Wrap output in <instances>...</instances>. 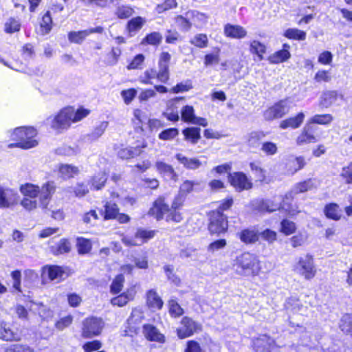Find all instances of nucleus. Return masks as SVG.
Wrapping results in <instances>:
<instances>
[{"instance_id": "obj_36", "label": "nucleus", "mask_w": 352, "mask_h": 352, "mask_svg": "<svg viewBox=\"0 0 352 352\" xmlns=\"http://www.w3.org/2000/svg\"><path fill=\"white\" fill-rule=\"evenodd\" d=\"M108 126L107 122H101L98 125H97L94 129L90 133L87 134L86 138L88 141L94 142L97 140L104 133L105 130Z\"/></svg>"}, {"instance_id": "obj_6", "label": "nucleus", "mask_w": 352, "mask_h": 352, "mask_svg": "<svg viewBox=\"0 0 352 352\" xmlns=\"http://www.w3.org/2000/svg\"><path fill=\"white\" fill-rule=\"evenodd\" d=\"M104 327V322L100 318L91 317L86 318L82 322V336L91 338L98 336Z\"/></svg>"}, {"instance_id": "obj_64", "label": "nucleus", "mask_w": 352, "mask_h": 352, "mask_svg": "<svg viewBox=\"0 0 352 352\" xmlns=\"http://www.w3.org/2000/svg\"><path fill=\"white\" fill-rule=\"evenodd\" d=\"M133 10L131 7L122 6L117 8L116 14L120 19H127L133 14Z\"/></svg>"}, {"instance_id": "obj_63", "label": "nucleus", "mask_w": 352, "mask_h": 352, "mask_svg": "<svg viewBox=\"0 0 352 352\" xmlns=\"http://www.w3.org/2000/svg\"><path fill=\"white\" fill-rule=\"evenodd\" d=\"M166 221L167 222L173 221L175 223H179L183 220V217L181 212L177 210H171L168 212H165Z\"/></svg>"}, {"instance_id": "obj_60", "label": "nucleus", "mask_w": 352, "mask_h": 352, "mask_svg": "<svg viewBox=\"0 0 352 352\" xmlns=\"http://www.w3.org/2000/svg\"><path fill=\"white\" fill-rule=\"evenodd\" d=\"M336 99V94L333 91H326L321 97V104L325 107L330 106Z\"/></svg>"}, {"instance_id": "obj_11", "label": "nucleus", "mask_w": 352, "mask_h": 352, "mask_svg": "<svg viewBox=\"0 0 352 352\" xmlns=\"http://www.w3.org/2000/svg\"><path fill=\"white\" fill-rule=\"evenodd\" d=\"M171 56L168 52H164L161 53L158 61L157 80L166 83L169 79V63Z\"/></svg>"}, {"instance_id": "obj_51", "label": "nucleus", "mask_w": 352, "mask_h": 352, "mask_svg": "<svg viewBox=\"0 0 352 352\" xmlns=\"http://www.w3.org/2000/svg\"><path fill=\"white\" fill-rule=\"evenodd\" d=\"M78 171L77 167L69 164H63L59 168V172L64 178L72 177Z\"/></svg>"}, {"instance_id": "obj_26", "label": "nucleus", "mask_w": 352, "mask_h": 352, "mask_svg": "<svg viewBox=\"0 0 352 352\" xmlns=\"http://www.w3.org/2000/svg\"><path fill=\"white\" fill-rule=\"evenodd\" d=\"M135 294L134 289H128L126 292L113 298L111 302L113 305H117L118 307L124 306L129 300L133 299Z\"/></svg>"}, {"instance_id": "obj_7", "label": "nucleus", "mask_w": 352, "mask_h": 352, "mask_svg": "<svg viewBox=\"0 0 352 352\" xmlns=\"http://www.w3.org/2000/svg\"><path fill=\"white\" fill-rule=\"evenodd\" d=\"M296 270L307 280L313 278L316 270L312 256L307 254L300 257L296 265Z\"/></svg>"}, {"instance_id": "obj_35", "label": "nucleus", "mask_w": 352, "mask_h": 352, "mask_svg": "<svg viewBox=\"0 0 352 352\" xmlns=\"http://www.w3.org/2000/svg\"><path fill=\"white\" fill-rule=\"evenodd\" d=\"M47 274L51 280L64 279L68 276L62 267L57 265L49 267Z\"/></svg>"}, {"instance_id": "obj_8", "label": "nucleus", "mask_w": 352, "mask_h": 352, "mask_svg": "<svg viewBox=\"0 0 352 352\" xmlns=\"http://www.w3.org/2000/svg\"><path fill=\"white\" fill-rule=\"evenodd\" d=\"M19 199L16 190L12 188L0 186V208L8 209L16 206Z\"/></svg>"}, {"instance_id": "obj_21", "label": "nucleus", "mask_w": 352, "mask_h": 352, "mask_svg": "<svg viewBox=\"0 0 352 352\" xmlns=\"http://www.w3.org/2000/svg\"><path fill=\"white\" fill-rule=\"evenodd\" d=\"M199 14V13L195 10L188 11L186 14V17H184L182 15H178L175 18V22L182 31L188 32L192 27V23L190 22L188 18H190V16H195Z\"/></svg>"}, {"instance_id": "obj_57", "label": "nucleus", "mask_w": 352, "mask_h": 352, "mask_svg": "<svg viewBox=\"0 0 352 352\" xmlns=\"http://www.w3.org/2000/svg\"><path fill=\"white\" fill-rule=\"evenodd\" d=\"M155 231L153 230H146L144 229L139 228L138 229L135 236V238L142 239V243L147 241L148 239H151L154 237Z\"/></svg>"}, {"instance_id": "obj_19", "label": "nucleus", "mask_w": 352, "mask_h": 352, "mask_svg": "<svg viewBox=\"0 0 352 352\" xmlns=\"http://www.w3.org/2000/svg\"><path fill=\"white\" fill-rule=\"evenodd\" d=\"M157 170L165 177L167 180L176 181L177 175L175 173L172 166L159 161L155 163Z\"/></svg>"}, {"instance_id": "obj_33", "label": "nucleus", "mask_w": 352, "mask_h": 352, "mask_svg": "<svg viewBox=\"0 0 352 352\" xmlns=\"http://www.w3.org/2000/svg\"><path fill=\"white\" fill-rule=\"evenodd\" d=\"M147 304L150 308L161 309L164 302L157 292L151 289L147 292Z\"/></svg>"}, {"instance_id": "obj_25", "label": "nucleus", "mask_w": 352, "mask_h": 352, "mask_svg": "<svg viewBox=\"0 0 352 352\" xmlns=\"http://www.w3.org/2000/svg\"><path fill=\"white\" fill-rule=\"evenodd\" d=\"M289 49V45L287 44H284L281 50L275 52L274 54L269 57V61L271 63L277 64L287 60L290 57Z\"/></svg>"}, {"instance_id": "obj_50", "label": "nucleus", "mask_w": 352, "mask_h": 352, "mask_svg": "<svg viewBox=\"0 0 352 352\" xmlns=\"http://www.w3.org/2000/svg\"><path fill=\"white\" fill-rule=\"evenodd\" d=\"M296 226L295 223L288 219H283L280 222V232L285 235H290L295 232Z\"/></svg>"}, {"instance_id": "obj_37", "label": "nucleus", "mask_w": 352, "mask_h": 352, "mask_svg": "<svg viewBox=\"0 0 352 352\" xmlns=\"http://www.w3.org/2000/svg\"><path fill=\"white\" fill-rule=\"evenodd\" d=\"M52 253L55 255L68 253L71 250V243L66 239H62L56 245L51 247Z\"/></svg>"}, {"instance_id": "obj_53", "label": "nucleus", "mask_w": 352, "mask_h": 352, "mask_svg": "<svg viewBox=\"0 0 352 352\" xmlns=\"http://www.w3.org/2000/svg\"><path fill=\"white\" fill-rule=\"evenodd\" d=\"M332 120L333 117L330 114L315 115L311 118L309 124H328Z\"/></svg>"}, {"instance_id": "obj_14", "label": "nucleus", "mask_w": 352, "mask_h": 352, "mask_svg": "<svg viewBox=\"0 0 352 352\" xmlns=\"http://www.w3.org/2000/svg\"><path fill=\"white\" fill-rule=\"evenodd\" d=\"M144 318V314L138 309H133L130 316L126 320V326L125 329V335L129 336L131 333H136L137 325L139 324Z\"/></svg>"}, {"instance_id": "obj_62", "label": "nucleus", "mask_w": 352, "mask_h": 352, "mask_svg": "<svg viewBox=\"0 0 352 352\" xmlns=\"http://www.w3.org/2000/svg\"><path fill=\"white\" fill-rule=\"evenodd\" d=\"M144 23V20L142 17L138 16L131 19L127 24L128 29L130 32H135L140 30Z\"/></svg>"}, {"instance_id": "obj_45", "label": "nucleus", "mask_w": 352, "mask_h": 352, "mask_svg": "<svg viewBox=\"0 0 352 352\" xmlns=\"http://www.w3.org/2000/svg\"><path fill=\"white\" fill-rule=\"evenodd\" d=\"M265 50L266 47L265 45L258 41H253L250 43V52L252 54H256L260 60L263 59V54L265 53Z\"/></svg>"}, {"instance_id": "obj_48", "label": "nucleus", "mask_w": 352, "mask_h": 352, "mask_svg": "<svg viewBox=\"0 0 352 352\" xmlns=\"http://www.w3.org/2000/svg\"><path fill=\"white\" fill-rule=\"evenodd\" d=\"M78 252L80 254H85L88 253L91 249V242L86 239L82 237L77 238Z\"/></svg>"}, {"instance_id": "obj_13", "label": "nucleus", "mask_w": 352, "mask_h": 352, "mask_svg": "<svg viewBox=\"0 0 352 352\" xmlns=\"http://www.w3.org/2000/svg\"><path fill=\"white\" fill-rule=\"evenodd\" d=\"M182 324L183 327L177 329V336L181 339L190 337L201 329V325L199 323L186 316L182 318Z\"/></svg>"}, {"instance_id": "obj_39", "label": "nucleus", "mask_w": 352, "mask_h": 352, "mask_svg": "<svg viewBox=\"0 0 352 352\" xmlns=\"http://www.w3.org/2000/svg\"><path fill=\"white\" fill-rule=\"evenodd\" d=\"M293 199H286V195L282 199V203L280 204V209L284 210L287 212L289 216H294L300 212V210H298V207L296 205H292L291 201Z\"/></svg>"}, {"instance_id": "obj_41", "label": "nucleus", "mask_w": 352, "mask_h": 352, "mask_svg": "<svg viewBox=\"0 0 352 352\" xmlns=\"http://www.w3.org/2000/svg\"><path fill=\"white\" fill-rule=\"evenodd\" d=\"M107 177L104 172H100L95 175L91 180V186L94 189L100 190L105 184Z\"/></svg>"}, {"instance_id": "obj_17", "label": "nucleus", "mask_w": 352, "mask_h": 352, "mask_svg": "<svg viewBox=\"0 0 352 352\" xmlns=\"http://www.w3.org/2000/svg\"><path fill=\"white\" fill-rule=\"evenodd\" d=\"M316 126L311 124H307L301 134L298 137L297 142L298 144H307L316 142V138L314 135Z\"/></svg>"}, {"instance_id": "obj_20", "label": "nucleus", "mask_w": 352, "mask_h": 352, "mask_svg": "<svg viewBox=\"0 0 352 352\" xmlns=\"http://www.w3.org/2000/svg\"><path fill=\"white\" fill-rule=\"evenodd\" d=\"M314 188V183L311 179H308L302 182L298 183L294 188L286 193V199H294V195L298 193H302L311 190Z\"/></svg>"}, {"instance_id": "obj_4", "label": "nucleus", "mask_w": 352, "mask_h": 352, "mask_svg": "<svg viewBox=\"0 0 352 352\" xmlns=\"http://www.w3.org/2000/svg\"><path fill=\"white\" fill-rule=\"evenodd\" d=\"M236 265L245 275H256L260 270L256 256L250 252H244L239 256L236 258Z\"/></svg>"}, {"instance_id": "obj_38", "label": "nucleus", "mask_w": 352, "mask_h": 352, "mask_svg": "<svg viewBox=\"0 0 352 352\" xmlns=\"http://www.w3.org/2000/svg\"><path fill=\"white\" fill-rule=\"evenodd\" d=\"M0 338L6 341H13L18 338V334L6 324H1Z\"/></svg>"}, {"instance_id": "obj_2", "label": "nucleus", "mask_w": 352, "mask_h": 352, "mask_svg": "<svg viewBox=\"0 0 352 352\" xmlns=\"http://www.w3.org/2000/svg\"><path fill=\"white\" fill-rule=\"evenodd\" d=\"M37 133L34 127H18L14 129L12 139L16 141L15 144H10L9 147H18L23 149H29L35 147L38 142L34 138Z\"/></svg>"}, {"instance_id": "obj_58", "label": "nucleus", "mask_w": 352, "mask_h": 352, "mask_svg": "<svg viewBox=\"0 0 352 352\" xmlns=\"http://www.w3.org/2000/svg\"><path fill=\"white\" fill-rule=\"evenodd\" d=\"M162 40V36L160 33L157 32H153L149 34H148L144 38V41L149 45H159Z\"/></svg>"}, {"instance_id": "obj_28", "label": "nucleus", "mask_w": 352, "mask_h": 352, "mask_svg": "<svg viewBox=\"0 0 352 352\" xmlns=\"http://www.w3.org/2000/svg\"><path fill=\"white\" fill-rule=\"evenodd\" d=\"M304 118V113L302 112H300L294 117H292L285 120H283L280 122V127L283 129H285L289 127H291L292 129H296L300 126V124L303 122Z\"/></svg>"}, {"instance_id": "obj_44", "label": "nucleus", "mask_w": 352, "mask_h": 352, "mask_svg": "<svg viewBox=\"0 0 352 352\" xmlns=\"http://www.w3.org/2000/svg\"><path fill=\"white\" fill-rule=\"evenodd\" d=\"M181 114L182 120L185 122L192 123L193 120L196 118L194 109L190 105L184 106L181 111Z\"/></svg>"}, {"instance_id": "obj_10", "label": "nucleus", "mask_w": 352, "mask_h": 352, "mask_svg": "<svg viewBox=\"0 0 352 352\" xmlns=\"http://www.w3.org/2000/svg\"><path fill=\"white\" fill-rule=\"evenodd\" d=\"M228 179L230 185L238 192L252 188V183L243 172L230 173Z\"/></svg>"}, {"instance_id": "obj_55", "label": "nucleus", "mask_w": 352, "mask_h": 352, "mask_svg": "<svg viewBox=\"0 0 352 352\" xmlns=\"http://www.w3.org/2000/svg\"><path fill=\"white\" fill-rule=\"evenodd\" d=\"M80 149L77 146L72 147L71 146L67 145H64L56 150L58 154L65 156L75 155L77 153H78Z\"/></svg>"}, {"instance_id": "obj_1", "label": "nucleus", "mask_w": 352, "mask_h": 352, "mask_svg": "<svg viewBox=\"0 0 352 352\" xmlns=\"http://www.w3.org/2000/svg\"><path fill=\"white\" fill-rule=\"evenodd\" d=\"M55 186L53 182H48L40 188L38 186L32 184H25L20 187L21 192L25 197L36 198L39 195L40 204L43 209H46L55 192Z\"/></svg>"}, {"instance_id": "obj_3", "label": "nucleus", "mask_w": 352, "mask_h": 352, "mask_svg": "<svg viewBox=\"0 0 352 352\" xmlns=\"http://www.w3.org/2000/svg\"><path fill=\"white\" fill-rule=\"evenodd\" d=\"M185 197L182 193H178L174 198L171 207L165 202L164 198L159 197L154 203L153 206L148 210V214L154 217L157 221L164 218L165 212L171 210L179 209L184 204Z\"/></svg>"}, {"instance_id": "obj_32", "label": "nucleus", "mask_w": 352, "mask_h": 352, "mask_svg": "<svg viewBox=\"0 0 352 352\" xmlns=\"http://www.w3.org/2000/svg\"><path fill=\"white\" fill-rule=\"evenodd\" d=\"M119 208L115 203L107 202L104 205V210L100 211L104 220L116 219L118 214Z\"/></svg>"}, {"instance_id": "obj_54", "label": "nucleus", "mask_w": 352, "mask_h": 352, "mask_svg": "<svg viewBox=\"0 0 352 352\" xmlns=\"http://www.w3.org/2000/svg\"><path fill=\"white\" fill-rule=\"evenodd\" d=\"M177 6L176 0H165L162 3L157 5L155 11L160 14Z\"/></svg>"}, {"instance_id": "obj_49", "label": "nucleus", "mask_w": 352, "mask_h": 352, "mask_svg": "<svg viewBox=\"0 0 352 352\" xmlns=\"http://www.w3.org/2000/svg\"><path fill=\"white\" fill-rule=\"evenodd\" d=\"M285 36L289 38L304 41L306 38V33L298 29L289 28L285 32Z\"/></svg>"}, {"instance_id": "obj_42", "label": "nucleus", "mask_w": 352, "mask_h": 352, "mask_svg": "<svg viewBox=\"0 0 352 352\" xmlns=\"http://www.w3.org/2000/svg\"><path fill=\"white\" fill-rule=\"evenodd\" d=\"M260 150L266 155L272 156L277 153L278 147L276 144L270 141H265L261 143Z\"/></svg>"}, {"instance_id": "obj_34", "label": "nucleus", "mask_w": 352, "mask_h": 352, "mask_svg": "<svg viewBox=\"0 0 352 352\" xmlns=\"http://www.w3.org/2000/svg\"><path fill=\"white\" fill-rule=\"evenodd\" d=\"M280 204H276L270 199H262L258 203L256 208L261 212H272L280 209Z\"/></svg>"}, {"instance_id": "obj_46", "label": "nucleus", "mask_w": 352, "mask_h": 352, "mask_svg": "<svg viewBox=\"0 0 352 352\" xmlns=\"http://www.w3.org/2000/svg\"><path fill=\"white\" fill-rule=\"evenodd\" d=\"M178 135L179 130L177 128H169L164 129L161 133H160L158 138L162 140L170 141L173 140Z\"/></svg>"}, {"instance_id": "obj_56", "label": "nucleus", "mask_w": 352, "mask_h": 352, "mask_svg": "<svg viewBox=\"0 0 352 352\" xmlns=\"http://www.w3.org/2000/svg\"><path fill=\"white\" fill-rule=\"evenodd\" d=\"M20 23L13 18L9 19L8 21L5 23V31L8 34H12L14 32H19L20 30Z\"/></svg>"}, {"instance_id": "obj_30", "label": "nucleus", "mask_w": 352, "mask_h": 352, "mask_svg": "<svg viewBox=\"0 0 352 352\" xmlns=\"http://www.w3.org/2000/svg\"><path fill=\"white\" fill-rule=\"evenodd\" d=\"M265 137V133L261 131H254L250 132L247 136V143L248 146L253 148H257L261 145L260 140Z\"/></svg>"}, {"instance_id": "obj_18", "label": "nucleus", "mask_w": 352, "mask_h": 352, "mask_svg": "<svg viewBox=\"0 0 352 352\" xmlns=\"http://www.w3.org/2000/svg\"><path fill=\"white\" fill-rule=\"evenodd\" d=\"M237 236L245 244H254L259 239V234L254 228L243 229L237 233Z\"/></svg>"}, {"instance_id": "obj_15", "label": "nucleus", "mask_w": 352, "mask_h": 352, "mask_svg": "<svg viewBox=\"0 0 352 352\" xmlns=\"http://www.w3.org/2000/svg\"><path fill=\"white\" fill-rule=\"evenodd\" d=\"M256 352H270L274 347L275 342L270 336L262 335L253 341Z\"/></svg>"}, {"instance_id": "obj_24", "label": "nucleus", "mask_w": 352, "mask_h": 352, "mask_svg": "<svg viewBox=\"0 0 352 352\" xmlns=\"http://www.w3.org/2000/svg\"><path fill=\"white\" fill-rule=\"evenodd\" d=\"M29 307L30 311L38 313L42 319H48L53 316V311L42 302L31 301Z\"/></svg>"}, {"instance_id": "obj_29", "label": "nucleus", "mask_w": 352, "mask_h": 352, "mask_svg": "<svg viewBox=\"0 0 352 352\" xmlns=\"http://www.w3.org/2000/svg\"><path fill=\"white\" fill-rule=\"evenodd\" d=\"M201 129L199 127H187L182 131L184 139L192 144H195L201 138Z\"/></svg>"}, {"instance_id": "obj_47", "label": "nucleus", "mask_w": 352, "mask_h": 352, "mask_svg": "<svg viewBox=\"0 0 352 352\" xmlns=\"http://www.w3.org/2000/svg\"><path fill=\"white\" fill-rule=\"evenodd\" d=\"M226 245L227 242L226 239H218L210 243L208 245L207 248V251L210 254L212 255L215 252L223 249L226 246Z\"/></svg>"}, {"instance_id": "obj_12", "label": "nucleus", "mask_w": 352, "mask_h": 352, "mask_svg": "<svg viewBox=\"0 0 352 352\" xmlns=\"http://www.w3.org/2000/svg\"><path fill=\"white\" fill-rule=\"evenodd\" d=\"M288 112V107L285 100H280L272 107L265 110L263 117L266 120H272L283 117Z\"/></svg>"}, {"instance_id": "obj_40", "label": "nucleus", "mask_w": 352, "mask_h": 352, "mask_svg": "<svg viewBox=\"0 0 352 352\" xmlns=\"http://www.w3.org/2000/svg\"><path fill=\"white\" fill-rule=\"evenodd\" d=\"M324 213L327 217L333 220H338L340 218L339 206L336 204H327L324 208Z\"/></svg>"}, {"instance_id": "obj_23", "label": "nucleus", "mask_w": 352, "mask_h": 352, "mask_svg": "<svg viewBox=\"0 0 352 352\" xmlns=\"http://www.w3.org/2000/svg\"><path fill=\"white\" fill-rule=\"evenodd\" d=\"M146 147V144H142L141 146L138 145L135 147L124 148L120 149L118 155L120 158L123 160H127L130 158L139 156L142 153L141 148Z\"/></svg>"}, {"instance_id": "obj_22", "label": "nucleus", "mask_w": 352, "mask_h": 352, "mask_svg": "<svg viewBox=\"0 0 352 352\" xmlns=\"http://www.w3.org/2000/svg\"><path fill=\"white\" fill-rule=\"evenodd\" d=\"M224 33L226 36L233 38H242L247 34L246 30L243 27L230 23L225 25Z\"/></svg>"}, {"instance_id": "obj_9", "label": "nucleus", "mask_w": 352, "mask_h": 352, "mask_svg": "<svg viewBox=\"0 0 352 352\" xmlns=\"http://www.w3.org/2000/svg\"><path fill=\"white\" fill-rule=\"evenodd\" d=\"M72 107L64 108L54 118L52 121V127L54 129H65L69 127L70 124L73 122Z\"/></svg>"}, {"instance_id": "obj_5", "label": "nucleus", "mask_w": 352, "mask_h": 352, "mask_svg": "<svg viewBox=\"0 0 352 352\" xmlns=\"http://www.w3.org/2000/svg\"><path fill=\"white\" fill-rule=\"evenodd\" d=\"M227 217L222 212L212 211L210 214L208 230L211 234L220 235L228 230Z\"/></svg>"}, {"instance_id": "obj_27", "label": "nucleus", "mask_w": 352, "mask_h": 352, "mask_svg": "<svg viewBox=\"0 0 352 352\" xmlns=\"http://www.w3.org/2000/svg\"><path fill=\"white\" fill-rule=\"evenodd\" d=\"M175 158L187 169L195 170L199 168L202 164L199 160L197 158H188L181 153L176 154Z\"/></svg>"}, {"instance_id": "obj_16", "label": "nucleus", "mask_w": 352, "mask_h": 352, "mask_svg": "<svg viewBox=\"0 0 352 352\" xmlns=\"http://www.w3.org/2000/svg\"><path fill=\"white\" fill-rule=\"evenodd\" d=\"M142 332L145 338L149 341L159 343L165 342V336L153 324H144Z\"/></svg>"}, {"instance_id": "obj_59", "label": "nucleus", "mask_w": 352, "mask_h": 352, "mask_svg": "<svg viewBox=\"0 0 352 352\" xmlns=\"http://www.w3.org/2000/svg\"><path fill=\"white\" fill-rule=\"evenodd\" d=\"M190 43L197 47L204 48L207 46L208 38L206 34H199L190 40Z\"/></svg>"}, {"instance_id": "obj_43", "label": "nucleus", "mask_w": 352, "mask_h": 352, "mask_svg": "<svg viewBox=\"0 0 352 352\" xmlns=\"http://www.w3.org/2000/svg\"><path fill=\"white\" fill-rule=\"evenodd\" d=\"M124 282V276L123 274H120L116 276L113 279L110 291L112 294H116L120 293L123 287V283Z\"/></svg>"}, {"instance_id": "obj_61", "label": "nucleus", "mask_w": 352, "mask_h": 352, "mask_svg": "<svg viewBox=\"0 0 352 352\" xmlns=\"http://www.w3.org/2000/svg\"><path fill=\"white\" fill-rule=\"evenodd\" d=\"M192 88L190 80H187L185 82H179L171 89L174 94L187 91Z\"/></svg>"}, {"instance_id": "obj_52", "label": "nucleus", "mask_w": 352, "mask_h": 352, "mask_svg": "<svg viewBox=\"0 0 352 352\" xmlns=\"http://www.w3.org/2000/svg\"><path fill=\"white\" fill-rule=\"evenodd\" d=\"M88 36L87 30L78 32H70L68 34V39L70 42L81 43Z\"/></svg>"}, {"instance_id": "obj_31", "label": "nucleus", "mask_w": 352, "mask_h": 352, "mask_svg": "<svg viewBox=\"0 0 352 352\" xmlns=\"http://www.w3.org/2000/svg\"><path fill=\"white\" fill-rule=\"evenodd\" d=\"M339 328L344 334L352 337V314H346L342 316Z\"/></svg>"}]
</instances>
